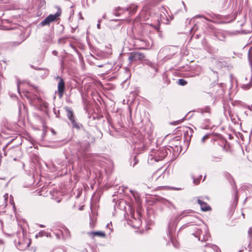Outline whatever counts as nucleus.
Wrapping results in <instances>:
<instances>
[{
    "label": "nucleus",
    "instance_id": "nucleus-1",
    "mask_svg": "<svg viewBox=\"0 0 252 252\" xmlns=\"http://www.w3.org/2000/svg\"><path fill=\"white\" fill-rule=\"evenodd\" d=\"M170 150L167 147H161L158 150H154L151 154V159H154L156 161H158L164 159L168 155Z\"/></svg>",
    "mask_w": 252,
    "mask_h": 252
},
{
    "label": "nucleus",
    "instance_id": "nucleus-2",
    "mask_svg": "<svg viewBox=\"0 0 252 252\" xmlns=\"http://www.w3.org/2000/svg\"><path fill=\"white\" fill-rule=\"evenodd\" d=\"M65 109L67 112V117L68 119L70 120L72 125V127L77 129H80V125L77 123V122H76L73 111L71 110L70 108L67 107H65Z\"/></svg>",
    "mask_w": 252,
    "mask_h": 252
},
{
    "label": "nucleus",
    "instance_id": "nucleus-3",
    "mask_svg": "<svg viewBox=\"0 0 252 252\" xmlns=\"http://www.w3.org/2000/svg\"><path fill=\"white\" fill-rule=\"evenodd\" d=\"M145 56L144 54L139 52H131L128 57V60L130 62L136 61H144L145 60Z\"/></svg>",
    "mask_w": 252,
    "mask_h": 252
},
{
    "label": "nucleus",
    "instance_id": "nucleus-4",
    "mask_svg": "<svg viewBox=\"0 0 252 252\" xmlns=\"http://www.w3.org/2000/svg\"><path fill=\"white\" fill-rule=\"evenodd\" d=\"M10 30H13L14 31L13 33L19 35L20 38L21 39V41L18 42V44H20L22 42H23L25 40V38H24L25 32L24 28L23 27L20 26H16L10 28Z\"/></svg>",
    "mask_w": 252,
    "mask_h": 252
},
{
    "label": "nucleus",
    "instance_id": "nucleus-5",
    "mask_svg": "<svg viewBox=\"0 0 252 252\" xmlns=\"http://www.w3.org/2000/svg\"><path fill=\"white\" fill-rule=\"evenodd\" d=\"M58 78L60 79V80L58 84V94L59 95V97H61L63 96L64 91V81L63 79L61 78L58 77Z\"/></svg>",
    "mask_w": 252,
    "mask_h": 252
},
{
    "label": "nucleus",
    "instance_id": "nucleus-6",
    "mask_svg": "<svg viewBox=\"0 0 252 252\" xmlns=\"http://www.w3.org/2000/svg\"><path fill=\"white\" fill-rule=\"evenodd\" d=\"M204 252H220L219 248L215 245L206 244L205 246Z\"/></svg>",
    "mask_w": 252,
    "mask_h": 252
},
{
    "label": "nucleus",
    "instance_id": "nucleus-7",
    "mask_svg": "<svg viewBox=\"0 0 252 252\" xmlns=\"http://www.w3.org/2000/svg\"><path fill=\"white\" fill-rule=\"evenodd\" d=\"M197 202L198 204L200 205L202 211L206 212L211 210V207L209 205H208L206 202H203V201L199 199L197 200Z\"/></svg>",
    "mask_w": 252,
    "mask_h": 252
},
{
    "label": "nucleus",
    "instance_id": "nucleus-8",
    "mask_svg": "<svg viewBox=\"0 0 252 252\" xmlns=\"http://www.w3.org/2000/svg\"><path fill=\"white\" fill-rule=\"evenodd\" d=\"M29 246V243L24 242V241H18L16 247L19 250H23Z\"/></svg>",
    "mask_w": 252,
    "mask_h": 252
},
{
    "label": "nucleus",
    "instance_id": "nucleus-9",
    "mask_svg": "<svg viewBox=\"0 0 252 252\" xmlns=\"http://www.w3.org/2000/svg\"><path fill=\"white\" fill-rule=\"evenodd\" d=\"M89 234L93 236H97L99 237L104 238L106 234L103 231H92L89 233Z\"/></svg>",
    "mask_w": 252,
    "mask_h": 252
},
{
    "label": "nucleus",
    "instance_id": "nucleus-10",
    "mask_svg": "<svg viewBox=\"0 0 252 252\" xmlns=\"http://www.w3.org/2000/svg\"><path fill=\"white\" fill-rule=\"evenodd\" d=\"M215 36L216 38L220 41H224L225 39V34L221 32H215Z\"/></svg>",
    "mask_w": 252,
    "mask_h": 252
},
{
    "label": "nucleus",
    "instance_id": "nucleus-11",
    "mask_svg": "<svg viewBox=\"0 0 252 252\" xmlns=\"http://www.w3.org/2000/svg\"><path fill=\"white\" fill-rule=\"evenodd\" d=\"M126 9L127 11H129V14L132 15L137 11V5L132 4L129 7H127Z\"/></svg>",
    "mask_w": 252,
    "mask_h": 252
},
{
    "label": "nucleus",
    "instance_id": "nucleus-12",
    "mask_svg": "<svg viewBox=\"0 0 252 252\" xmlns=\"http://www.w3.org/2000/svg\"><path fill=\"white\" fill-rule=\"evenodd\" d=\"M60 15V13L57 12L55 14H50L46 18H47L49 23L54 22L56 20V18Z\"/></svg>",
    "mask_w": 252,
    "mask_h": 252
},
{
    "label": "nucleus",
    "instance_id": "nucleus-13",
    "mask_svg": "<svg viewBox=\"0 0 252 252\" xmlns=\"http://www.w3.org/2000/svg\"><path fill=\"white\" fill-rule=\"evenodd\" d=\"M200 112L202 115L207 114V116H210L211 114V109L209 106H206L204 108L200 109Z\"/></svg>",
    "mask_w": 252,
    "mask_h": 252
},
{
    "label": "nucleus",
    "instance_id": "nucleus-14",
    "mask_svg": "<svg viewBox=\"0 0 252 252\" xmlns=\"http://www.w3.org/2000/svg\"><path fill=\"white\" fill-rule=\"evenodd\" d=\"M210 234L208 232L206 231L205 234H203L202 236L200 235L199 236V240H201V241H208L209 238H210Z\"/></svg>",
    "mask_w": 252,
    "mask_h": 252
},
{
    "label": "nucleus",
    "instance_id": "nucleus-15",
    "mask_svg": "<svg viewBox=\"0 0 252 252\" xmlns=\"http://www.w3.org/2000/svg\"><path fill=\"white\" fill-rule=\"evenodd\" d=\"M89 146V144L88 143H86L84 145H81L80 147V150H78L79 155H82V151H86L87 150V149L88 148Z\"/></svg>",
    "mask_w": 252,
    "mask_h": 252
},
{
    "label": "nucleus",
    "instance_id": "nucleus-16",
    "mask_svg": "<svg viewBox=\"0 0 252 252\" xmlns=\"http://www.w3.org/2000/svg\"><path fill=\"white\" fill-rule=\"evenodd\" d=\"M162 176V174L160 173H158V171H157L152 176V180L156 181L158 178H160Z\"/></svg>",
    "mask_w": 252,
    "mask_h": 252
},
{
    "label": "nucleus",
    "instance_id": "nucleus-17",
    "mask_svg": "<svg viewBox=\"0 0 252 252\" xmlns=\"http://www.w3.org/2000/svg\"><path fill=\"white\" fill-rule=\"evenodd\" d=\"M177 83L181 86H185L187 84L188 82L183 79H179L178 80Z\"/></svg>",
    "mask_w": 252,
    "mask_h": 252
},
{
    "label": "nucleus",
    "instance_id": "nucleus-18",
    "mask_svg": "<svg viewBox=\"0 0 252 252\" xmlns=\"http://www.w3.org/2000/svg\"><path fill=\"white\" fill-rule=\"evenodd\" d=\"M192 212V210H185V211H183L181 214L180 215H179V217H180L181 218H182V217H186V216H187V214L188 213H189L190 212Z\"/></svg>",
    "mask_w": 252,
    "mask_h": 252
},
{
    "label": "nucleus",
    "instance_id": "nucleus-19",
    "mask_svg": "<svg viewBox=\"0 0 252 252\" xmlns=\"http://www.w3.org/2000/svg\"><path fill=\"white\" fill-rule=\"evenodd\" d=\"M46 233V232L43 231V230H41L39 232H38V233H37L35 237L37 238L38 237H43V236H45V234Z\"/></svg>",
    "mask_w": 252,
    "mask_h": 252
},
{
    "label": "nucleus",
    "instance_id": "nucleus-20",
    "mask_svg": "<svg viewBox=\"0 0 252 252\" xmlns=\"http://www.w3.org/2000/svg\"><path fill=\"white\" fill-rule=\"evenodd\" d=\"M50 23L47 19V18H46L44 20H43L40 24V25L42 26H44L45 25H48Z\"/></svg>",
    "mask_w": 252,
    "mask_h": 252
},
{
    "label": "nucleus",
    "instance_id": "nucleus-21",
    "mask_svg": "<svg viewBox=\"0 0 252 252\" xmlns=\"http://www.w3.org/2000/svg\"><path fill=\"white\" fill-rule=\"evenodd\" d=\"M213 161H217V162H218V161H220L221 160V158L220 157H213L212 158V159Z\"/></svg>",
    "mask_w": 252,
    "mask_h": 252
},
{
    "label": "nucleus",
    "instance_id": "nucleus-22",
    "mask_svg": "<svg viewBox=\"0 0 252 252\" xmlns=\"http://www.w3.org/2000/svg\"><path fill=\"white\" fill-rule=\"evenodd\" d=\"M21 84V81L19 80H17V90L18 91V93L20 94V85Z\"/></svg>",
    "mask_w": 252,
    "mask_h": 252
},
{
    "label": "nucleus",
    "instance_id": "nucleus-23",
    "mask_svg": "<svg viewBox=\"0 0 252 252\" xmlns=\"http://www.w3.org/2000/svg\"><path fill=\"white\" fill-rule=\"evenodd\" d=\"M209 137V135H204L202 138V139H201V141L202 142H204L205 141L208 139Z\"/></svg>",
    "mask_w": 252,
    "mask_h": 252
},
{
    "label": "nucleus",
    "instance_id": "nucleus-24",
    "mask_svg": "<svg viewBox=\"0 0 252 252\" xmlns=\"http://www.w3.org/2000/svg\"><path fill=\"white\" fill-rule=\"evenodd\" d=\"M204 121L205 123H207V124H210L211 123V120L209 118H206L204 119Z\"/></svg>",
    "mask_w": 252,
    "mask_h": 252
},
{
    "label": "nucleus",
    "instance_id": "nucleus-25",
    "mask_svg": "<svg viewBox=\"0 0 252 252\" xmlns=\"http://www.w3.org/2000/svg\"><path fill=\"white\" fill-rule=\"evenodd\" d=\"M147 64L152 67H154V64L150 61L148 62Z\"/></svg>",
    "mask_w": 252,
    "mask_h": 252
},
{
    "label": "nucleus",
    "instance_id": "nucleus-26",
    "mask_svg": "<svg viewBox=\"0 0 252 252\" xmlns=\"http://www.w3.org/2000/svg\"><path fill=\"white\" fill-rule=\"evenodd\" d=\"M169 188L171 189L172 190H179L181 189V188H180L169 187Z\"/></svg>",
    "mask_w": 252,
    "mask_h": 252
},
{
    "label": "nucleus",
    "instance_id": "nucleus-27",
    "mask_svg": "<svg viewBox=\"0 0 252 252\" xmlns=\"http://www.w3.org/2000/svg\"><path fill=\"white\" fill-rule=\"evenodd\" d=\"M197 17H199V18H204L205 20H207V21H210L208 18L206 17H204L203 16H202V15H197Z\"/></svg>",
    "mask_w": 252,
    "mask_h": 252
},
{
    "label": "nucleus",
    "instance_id": "nucleus-28",
    "mask_svg": "<svg viewBox=\"0 0 252 252\" xmlns=\"http://www.w3.org/2000/svg\"><path fill=\"white\" fill-rule=\"evenodd\" d=\"M229 116L230 118H231V121L232 122H233V121L235 120V119L233 118V115L230 112L229 113Z\"/></svg>",
    "mask_w": 252,
    "mask_h": 252
},
{
    "label": "nucleus",
    "instance_id": "nucleus-29",
    "mask_svg": "<svg viewBox=\"0 0 252 252\" xmlns=\"http://www.w3.org/2000/svg\"><path fill=\"white\" fill-rule=\"evenodd\" d=\"M193 182H194V184H195L196 185L198 184L199 183V180H195L194 179Z\"/></svg>",
    "mask_w": 252,
    "mask_h": 252
},
{
    "label": "nucleus",
    "instance_id": "nucleus-30",
    "mask_svg": "<svg viewBox=\"0 0 252 252\" xmlns=\"http://www.w3.org/2000/svg\"><path fill=\"white\" fill-rule=\"evenodd\" d=\"M248 188L251 191V194L250 195V196H252V186H250Z\"/></svg>",
    "mask_w": 252,
    "mask_h": 252
},
{
    "label": "nucleus",
    "instance_id": "nucleus-31",
    "mask_svg": "<svg viewBox=\"0 0 252 252\" xmlns=\"http://www.w3.org/2000/svg\"><path fill=\"white\" fill-rule=\"evenodd\" d=\"M4 199L6 200L7 199H8V194H5L4 196Z\"/></svg>",
    "mask_w": 252,
    "mask_h": 252
},
{
    "label": "nucleus",
    "instance_id": "nucleus-32",
    "mask_svg": "<svg viewBox=\"0 0 252 252\" xmlns=\"http://www.w3.org/2000/svg\"><path fill=\"white\" fill-rule=\"evenodd\" d=\"M100 21H99L98 24H97V27L98 29H100Z\"/></svg>",
    "mask_w": 252,
    "mask_h": 252
},
{
    "label": "nucleus",
    "instance_id": "nucleus-33",
    "mask_svg": "<svg viewBox=\"0 0 252 252\" xmlns=\"http://www.w3.org/2000/svg\"><path fill=\"white\" fill-rule=\"evenodd\" d=\"M52 53L55 56H57L58 54V52L56 51H53Z\"/></svg>",
    "mask_w": 252,
    "mask_h": 252
},
{
    "label": "nucleus",
    "instance_id": "nucleus-34",
    "mask_svg": "<svg viewBox=\"0 0 252 252\" xmlns=\"http://www.w3.org/2000/svg\"><path fill=\"white\" fill-rule=\"evenodd\" d=\"M45 235L47 236V237H50V233H48L47 232H46V233L45 234Z\"/></svg>",
    "mask_w": 252,
    "mask_h": 252
},
{
    "label": "nucleus",
    "instance_id": "nucleus-35",
    "mask_svg": "<svg viewBox=\"0 0 252 252\" xmlns=\"http://www.w3.org/2000/svg\"><path fill=\"white\" fill-rule=\"evenodd\" d=\"M249 234L250 235L252 233V230H249L248 231Z\"/></svg>",
    "mask_w": 252,
    "mask_h": 252
},
{
    "label": "nucleus",
    "instance_id": "nucleus-36",
    "mask_svg": "<svg viewBox=\"0 0 252 252\" xmlns=\"http://www.w3.org/2000/svg\"><path fill=\"white\" fill-rule=\"evenodd\" d=\"M183 122V120H180V121H178L177 122L178 124H179V123H181V122Z\"/></svg>",
    "mask_w": 252,
    "mask_h": 252
},
{
    "label": "nucleus",
    "instance_id": "nucleus-37",
    "mask_svg": "<svg viewBox=\"0 0 252 252\" xmlns=\"http://www.w3.org/2000/svg\"><path fill=\"white\" fill-rule=\"evenodd\" d=\"M39 227H45V226H44V225H42V224H40V225H39Z\"/></svg>",
    "mask_w": 252,
    "mask_h": 252
},
{
    "label": "nucleus",
    "instance_id": "nucleus-38",
    "mask_svg": "<svg viewBox=\"0 0 252 252\" xmlns=\"http://www.w3.org/2000/svg\"><path fill=\"white\" fill-rule=\"evenodd\" d=\"M163 200L164 201H165V202H168V203H170V202H169V201H168V200H166V199H163Z\"/></svg>",
    "mask_w": 252,
    "mask_h": 252
},
{
    "label": "nucleus",
    "instance_id": "nucleus-39",
    "mask_svg": "<svg viewBox=\"0 0 252 252\" xmlns=\"http://www.w3.org/2000/svg\"><path fill=\"white\" fill-rule=\"evenodd\" d=\"M98 67H101L103 66V65H101V64H100L99 65H98Z\"/></svg>",
    "mask_w": 252,
    "mask_h": 252
},
{
    "label": "nucleus",
    "instance_id": "nucleus-40",
    "mask_svg": "<svg viewBox=\"0 0 252 252\" xmlns=\"http://www.w3.org/2000/svg\"><path fill=\"white\" fill-rule=\"evenodd\" d=\"M252 247H250V248H249V251H252Z\"/></svg>",
    "mask_w": 252,
    "mask_h": 252
},
{
    "label": "nucleus",
    "instance_id": "nucleus-41",
    "mask_svg": "<svg viewBox=\"0 0 252 252\" xmlns=\"http://www.w3.org/2000/svg\"><path fill=\"white\" fill-rule=\"evenodd\" d=\"M189 217H190V218H194V216H189Z\"/></svg>",
    "mask_w": 252,
    "mask_h": 252
},
{
    "label": "nucleus",
    "instance_id": "nucleus-42",
    "mask_svg": "<svg viewBox=\"0 0 252 252\" xmlns=\"http://www.w3.org/2000/svg\"><path fill=\"white\" fill-rule=\"evenodd\" d=\"M92 141H94V140H95V139H94V138H92Z\"/></svg>",
    "mask_w": 252,
    "mask_h": 252
},
{
    "label": "nucleus",
    "instance_id": "nucleus-43",
    "mask_svg": "<svg viewBox=\"0 0 252 252\" xmlns=\"http://www.w3.org/2000/svg\"><path fill=\"white\" fill-rule=\"evenodd\" d=\"M182 3L183 4V5H184V6L185 7V3L183 1H182Z\"/></svg>",
    "mask_w": 252,
    "mask_h": 252
}]
</instances>
